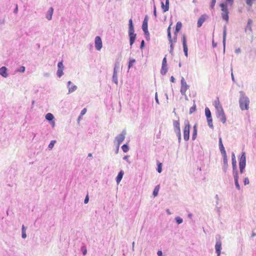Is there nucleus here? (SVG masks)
Instances as JSON below:
<instances>
[{"label": "nucleus", "instance_id": "nucleus-4", "mask_svg": "<svg viewBox=\"0 0 256 256\" xmlns=\"http://www.w3.org/2000/svg\"><path fill=\"white\" fill-rule=\"evenodd\" d=\"M246 165V157L244 152L242 153L239 159V168L240 174H243Z\"/></svg>", "mask_w": 256, "mask_h": 256}, {"label": "nucleus", "instance_id": "nucleus-11", "mask_svg": "<svg viewBox=\"0 0 256 256\" xmlns=\"http://www.w3.org/2000/svg\"><path fill=\"white\" fill-rule=\"evenodd\" d=\"M223 156V162L224 165L222 166V170L224 172H226L228 168V158L226 154L222 155Z\"/></svg>", "mask_w": 256, "mask_h": 256}, {"label": "nucleus", "instance_id": "nucleus-64", "mask_svg": "<svg viewBox=\"0 0 256 256\" xmlns=\"http://www.w3.org/2000/svg\"><path fill=\"white\" fill-rule=\"evenodd\" d=\"M177 40V34L176 35H174V38L172 39V43L173 42H176Z\"/></svg>", "mask_w": 256, "mask_h": 256}, {"label": "nucleus", "instance_id": "nucleus-35", "mask_svg": "<svg viewBox=\"0 0 256 256\" xmlns=\"http://www.w3.org/2000/svg\"><path fill=\"white\" fill-rule=\"evenodd\" d=\"M64 70V68H60V69L58 68L56 74L58 78H60L64 74V72H63Z\"/></svg>", "mask_w": 256, "mask_h": 256}, {"label": "nucleus", "instance_id": "nucleus-14", "mask_svg": "<svg viewBox=\"0 0 256 256\" xmlns=\"http://www.w3.org/2000/svg\"><path fill=\"white\" fill-rule=\"evenodd\" d=\"M206 18H208V16L206 14H203L200 16L197 23V26L198 28L202 26V24L204 22Z\"/></svg>", "mask_w": 256, "mask_h": 256}, {"label": "nucleus", "instance_id": "nucleus-23", "mask_svg": "<svg viewBox=\"0 0 256 256\" xmlns=\"http://www.w3.org/2000/svg\"><path fill=\"white\" fill-rule=\"evenodd\" d=\"M222 12H228L227 3H221L220 5Z\"/></svg>", "mask_w": 256, "mask_h": 256}, {"label": "nucleus", "instance_id": "nucleus-7", "mask_svg": "<svg viewBox=\"0 0 256 256\" xmlns=\"http://www.w3.org/2000/svg\"><path fill=\"white\" fill-rule=\"evenodd\" d=\"M180 93L183 96H186V93L190 86L187 84L184 78L182 77L180 80Z\"/></svg>", "mask_w": 256, "mask_h": 256}, {"label": "nucleus", "instance_id": "nucleus-10", "mask_svg": "<svg viewBox=\"0 0 256 256\" xmlns=\"http://www.w3.org/2000/svg\"><path fill=\"white\" fill-rule=\"evenodd\" d=\"M182 42L184 48V52L186 57L188 56V48L186 44V38L185 35H183L182 37Z\"/></svg>", "mask_w": 256, "mask_h": 256}, {"label": "nucleus", "instance_id": "nucleus-22", "mask_svg": "<svg viewBox=\"0 0 256 256\" xmlns=\"http://www.w3.org/2000/svg\"><path fill=\"white\" fill-rule=\"evenodd\" d=\"M182 27V24L180 22H177L176 26V29L174 34L176 35L178 32H180Z\"/></svg>", "mask_w": 256, "mask_h": 256}, {"label": "nucleus", "instance_id": "nucleus-49", "mask_svg": "<svg viewBox=\"0 0 256 256\" xmlns=\"http://www.w3.org/2000/svg\"><path fill=\"white\" fill-rule=\"evenodd\" d=\"M168 39L169 42H172L173 40L172 38L171 33L168 34Z\"/></svg>", "mask_w": 256, "mask_h": 256}, {"label": "nucleus", "instance_id": "nucleus-39", "mask_svg": "<svg viewBox=\"0 0 256 256\" xmlns=\"http://www.w3.org/2000/svg\"><path fill=\"white\" fill-rule=\"evenodd\" d=\"M196 110V105L195 104H194L192 106L190 109V111H189V113L190 114H192V113H193L194 112H195Z\"/></svg>", "mask_w": 256, "mask_h": 256}, {"label": "nucleus", "instance_id": "nucleus-20", "mask_svg": "<svg viewBox=\"0 0 256 256\" xmlns=\"http://www.w3.org/2000/svg\"><path fill=\"white\" fill-rule=\"evenodd\" d=\"M232 174H238V171L237 170L236 166V160H232Z\"/></svg>", "mask_w": 256, "mask_h": 256}, {"label": "nucleus", "instance_id": "nucleus-60", "mask_svg": "<svg viewBox=\"0 0 256 256\" xmlns=\"http://www.w3.org/2000/svg\"><path fill=\"white\" fill-rule=\"evenodd\" d=\"M174 132L176 133V134H178V133H180V128H175V129H174Z\"/></svg>", "mask_w": 256, "mask_h": 256}, {"label": "nucleus", "instance_id": "nucleus-57", "mask_svg": "<svg viewBox=\"0 0 256 256\" xmlns=\"http://www.w3.org/2000/svg\"><path fill=\"white\" fill-rule=\"evenodd\" d=\"M154 16L155 18H156L157 15H156V7L155 6H154Z\"/></svg>", "mask_w": 256, "mask_h": 256}, {"label": "nucleus", "instance_id": "nucleus-21", "mask_svg": "<svg viewBox=\"0 0 256 256\" xmlns=\"http://www.w3.org/2000/svg\"><path fill=\"white\" fill-rule=\"evenodd\" d=\"M124 174V172L122 170H120L119 172L118 176L116 177V182L118 184L121 181Z\"/></svg>", "mask_w": 256, "mask_h": 256}, {"label": "nucleus", "instance_id": "nucleus-16", "mask_svg": "<svg viewBox=\"0 0 256 256\" xmlns=\"http://www.w3.org/2000/svg\"><path fill=\"white\" fill-rule=\"evenodd\" d=\"M218 142H219L220 150V151L221 152V154H222V155L226 154V152L224 148V145L222 144V139L221 137L219 138Z\"/></svg>", "mask_w": 256, "mask_h": 256}, {"label": "nucleus", "instance_id": "nucleus-45", "mask_svg": "<svg viewBox=\"0 0 256 256\" xmlns=\"http://www.w3.org/2000/svg\"><path fill=\"white\" fill-rule=\"evenodd\" d=\"M169 0H165V9L166 10H168V11L169 10Z\"/></svg>", "mask_w": 256, "mask_h": 256}, {"label": "nucleus", "instance_id": "nucleus-12", "mask_svg": "<svg viewBox=\"0 0 256 256\" xmlns=\"http://www.w3.org/2000/svg\"><path fill=\"white\" fill-rule=\"evenodd\" d=\"M226 26H224L223 28V38H222V44L224 47V52H225L226 48Z\"/></svg>", "mask_w": 256, "mask_h": 256}, {"label": "nucleus", "instance_id": "nucleus-47", "mask_svg": "<svg viewBox=\"0 0 256 256\" xmlns=\"http://www.w3.org/2000/svg\"><path fill=\"white\" fill-rule=\"evenodd\" d=\"M145 36H146V40H150V33L148 32H148L146 33H144Z\"/></svg>", "mask_w": 256, "mask_h": 256}, {"label": "nucleus", "instance_id": "nucleus-43", "mask_svg": "<svg viewBox=\"0 0 256 256\" xmlns=\"http://www.w3.org/2000/svg\"><path fill=\"white\" fill-rule=\"evenodd\" d=\"M81 250L82 252L83 255H86V254L87 250H86V246H82Z\"/></svg>", "mask_w": 256, "mask_h": 256}, {"label": "nucleus", "instance_id": "nucleus-6", "mask_svg": "<svg viewBox=\"0 0 256 256\" xmlns=\"http://www.w3.org/2000/svg\"><path fill=\"white\" fill-rule=\"evenodd\" d=\"M184 140L188 141L190 138V125L188 121L186 120L184 122Z\"/></svg>", "mask_w": 256, "mask_h": 256}, {"label": "nucleus", "instance_id": "nucleus-61", "mask_svg": "<svg viewBox=\"0 0 256 256\" xmlns=\"http://www.w3.org/2000/svg\"><path fill=\"white\" fill-rule=\"evenodd\" d=\"M157 254L158 256H164L162 254V252L161 250H158Z\"/></svg>", "mask_w": 256, "mask_h": 256}, {"label": "nucleus", "instance_id": "nucleus-55", "mask_svg": "<svg viewBox=\"0 0 256 256\" xmlns=\"http://www.w3.org/2000/svg\"><path fill=\"white\" fill-rule=\"evenodd\" d=\"M128 158L129 156H126L123 158V159L125 160H126L127 162H128L129 164H130V162L128 160Z\"/></svg>", "mask_w": 256, "mask_h": 256}, {"label": "nucleus", "instance_id": "nucleus-33", "mask_svg": "<svg viewBox=\"0 0 256 256\" xmlns=\"http://www.w3.org/2000/svg\"><path fill=\"white\" fill-rule=\"evenodd\" d=\"M112 82L116 84L118 83V75L117 74L116 72L113 73Z\"/></svg>", "mask_w": 256, "mask_h": 256}, {"label": "nucleus", "instance_id": "nucleus-28", "mask_svg": "<svg viewBox=\"0 0 256 256\" xmlns=\"http://www.w3.org/2000/svg\"><path fill=\"white\" fill-rule=\"evenodd\" d=\"M168 72L167 65L162 66L160 73L162 75H165Z\"/></svg>", "mask_w": 256, "mask_h": 256}, {"label": "nucleus", "instance_id": "nucleus-41", "mask_svg": "<svg viewBox=\"0 0 256 256\" xmlns=\"http://www.w3.org/2000/svg\"><path fill=\"white\" fill-rule=\"evenodd\" d=\"M56 142V140H52L50 144H48V148L50 149H52L53 147L54 146V144Z\"/></svg>", "mask_w": 256, "mask_h": 256}, {"label": "nucleus", "instance_id": "nucleus-5", "mask_svg": "<svg viewBox=\"0 0 256 256\" xmlns=\"http://www.w3.org/2000/svg\"><path fill=\"white\" fill-rule=\"evenodd\" d=\"M220 235H216V244L215 245L216 252L217 254V256H220L221 254L222 250V242L220 240Z\"/></svg>", "mask_w": 256, "mask_h": 256}, {"label": "nucleus", "instance_id": "nucleus-1", "mask_svg": "<svg viewBox=\"0 0 256 256\" xmlns=\"http://www.w3.org/2000/svg\"><path fill=\"white\" fill-rule=\"evenodd\" d=\"M240 108L242 110H248L250 100L249 98L246 96L245 92L242 90L240 92L239 98Z\"/></svg>", "mask_w": 256, "mask_h": 256}, {"label": "nucleus", "instance_id": "nucleus-52", "mask_svg": "<svg viewBox=\"0 0 256 256\" xmlns=\"http://www.w3.org/2000/svg\"><path fill=\"white\" fill-rule=\"evenodd\" d=\"M86 112V108H83L81 112H80V116H82L83 115H84Z\"/></svg>", "mask_w": 256, "mask_h": 256}, {"label": "nucleus", "instance_id": "nucleus-38", "mask_svg": "<svg viewBox=\"0 0 256 256\" xmlns=\"http://www.w3.org/2000/svg\"><path fill=\"white\" fill-rule=\"evenodd\" d=\"M175 220L178 224H180L183 222V220L180 216H176L175 218Z\"/></svg>", "mask_w": 256, "mask_h": 256}, {"label": "nucleus", "instance_id": "nucleus-26", "mask_svg": "<svg viewBox=\"0 0 256 256\" xmlns=\"http://www.w3.org/2000/svg\"><path fill=\"white\" fill-rule=\"evenodd\" d=\"M136 61L135 59H134L133 58H130L128 64V70L133 66L134 64L136 63Z\"/></svg>", "mask_w": 256, "mask_h": 256}, {"label": "nucleus", "instance_id": "nucleus-25", "mask_svg": "<svg viewBox=\"0 0 256 256\" xmlns=\"http://www.w3.org/2000/svg\"><path fill=\"white\" fill-rule=\"evenodd\" d=\"M197 136V126L195 124L193 128V132L192 134V140H194Z\"/></svg>", "mask_w": 256, "mask_h": 256}, {"label": "nucleus", "instance_id": "nucleus-63", "mask_svg": "<svg viewBox=\"0 0 256 256\" xmlns=\"http://www.w3.org/2000/svg\"><path fill=\"white\" fill-rule=\"evenodd\" d=\"M18 12V5L16 4V8H14V14H17Z\"/></svg>", "mask_w": 256, "mask_h": 256}, {"label": "nucleus", "instance_id": "nucleus-62", "mask_svg": "<svg viewBox=\"0 0 256 256\" xmlns=\"http://www.w3.org/2000/svg\"><path fill=\"white\" fill-rule=\"evenodd\" d=\"M216 212L218 213V214H220V208L218 206H216Z\"/></svg>", "mask_w": 256, "mask_h": 256}, {"label": "nucleus", "instance_id": "nucleus-58", "mask_svg": "<svg viewBox=\"0 0 256 256\" xmlns=\"http://www.w3.org/2000/svg\"><path fill=\"white\" fill-rule=\"evenodd\" d=\"M88 200H89V198H88V196H87L85 198H84V204H87L88 202Z\"/></svg>", "mask_w": 256, "mask_h": 256}, {"label": "nucleus", "instance_id": "nucleus-2", "mask_svg": "<svg viewBox=\"0 0 256 256\" xmlns=\"http://www.w3.org/2000/svg\"><path fill=\"white\" fill-rule=\"evenodd\" d=\"M215 108H216V115L218 118H219L220 121L224 124L226 122V117L224 114V110L222 108V106L220 104L218 100V102L215 101Z\"/></svg>", "mask_w": 256, "mask_h": 256}, {"label": "nucleus", "instance_id": "nucleus-3", "mask_svg": "<svg viewBox=\"0 0 256 256\" xmlns=\"http://www.w3.org/2000/svg\"><path fill=\"white\" fill-rule=\"evenodd\" d=\"M128 36L130 44L132 46L136 38V34L134 33V26L132 18L130 19L128 21Z\"/></svg>", "mask_w": 256, "mask_h": 256}, {"label": "nucleus", "instance_id": "nucleus-56", "mask_svg": "<svg viewBox=\"0 0 256 256\" xmlns=\"http://www.w3.org/2000/svg\"><path fill=\"white\" fill-rule=\"evenodd\" d=\"M155 100H156V102L157 104H159V100H158V99L157 92H156V94H155Z\"/></svg>", "mask_w": 256, "mask_h": 256}, {"label": "nucleus", "instance_id": "nucleus-51", "mask_svg": "<svg viewBox=\"0 0 256 256\" xmlns=\"http://www.w3.org/2000/svg\"><path fill=\"white\" fill-rule=\"evenodd\" d=\"M165 65H167V61H166V56H165L163 58L162 62V66H165Z\"/></svg>", "mask_w": 256, "mask_h": 256}, {"label": "nucleus", "instance_id": "nucleus-42", "mask_svg": "<svg viewBox=\"0 0 256 256\" xmlns=\"http://www.w3.org/2000/svg\"><path fill=\"white\" fill-rule=\"evenodd\" d=\"M157 171L159 173H160L162 172V163H159L158 164Z\"/></svg>", "mask_w": 256, "mask_h": 256}, {"label": "nucleus", "instance_id": "nucleus-40", "mask_svg": "<svg viewBox=\"0 0 256 256\" xmlns=\"http://www.w3.org/2000/svg\"><path fill=\"white\" fill-rule=\"evenodd\" d=\"M164 0H160V4H161V8L163 10V12H165L168 11V10H166L165 9V4H164Z\"/></svg>", "mask_w": 256, "mask_h": 256}, {"label": "nucleus", "instance_id": "nucleus-9", "mask_svg": "<svg viewBox=\"0 0 256 256\" xmlns=\"http://www.w3.org/2000/svg\"><path fill=\"white\" fill-rule=\"evenodd\" d=\"M94 45L96 49L100 50L102 46V40L100 36H96L94 40Z\"/></svg>", "mask_w": 256, "mask_h": 256}, {"label": "nucleus", "instance_id": "nucleus-19", "mask_svg": "<svg viewBox=\"0 0 256 256\" xmlns=\"http://www.w3.org/2000/svg\"><path fill=\"white\" fill-rule=\"evenodd\" d=\"M233 176L234 178V184H235L236 188L238 190H240V184L238 183V174H234Z\"/></svg>", "mask_w": 256, "mask_h": 256}, {"label": "nucleus", "instance_id": "nucleus-27", "mask_svg": "<svg viewBox=\"0 0 256 256\" xmlns=\"http://www.w3.org/2000/svg\"><path fill=\"white\" fill-rule=\"evenodd\" d=\"M45 118H46V119L48 122L52 121L54 118V116L53 114L51 113H48L46 115Z\"/></svg>", "mask_w": 256, "mask_h": 256}, {"label": "nucleus", "instance_id": "nucleus-59", "mask_svg": "<svg viewBox=\"0 0 256 256\" xmlns=\"http://www.w3.org/2000/svg\"><path fill=\"white\" fill-rule=\"evenodd\" d=\"M226 2L229 4L230 6L233 4L234 0H226Z\"/></svg>", "mask_w": 256, "mask_h": 256}, {"label": "nucleus", "instance_id": "nucleus-13", "mask_svg": "<svg viewBox=\"0 0 256 256\" xmlns=\"http://www.w3.org/2000/svg\"><path fill=\"white\" fill-rule=\"evenodd\" d=\"M148 17L147 16H146L144 18V20L143 23H142V29L144 32V33L148 32Z\"/></svg>", "mask_w": 256, "mask_h": 256}, {"label": "nucleus", "instance_id": "nucleus-24", "mask_svg": "<svg viewBox=\"0 0 256 256\" xmlns=\"http://www.w3.org/2000/svg\"><path fill=\"white\" fill-rule=\"evenodd\" d=\"M228 13V12H222V17L224 20L226 21V23L228 22L229 20Z\"/></svg>", "mask_w": 256, "mask_h": 256}, {"label": "nucleus", "instance_id": "nucleus-31", "mask_svg": "<svg viewBox=\"0 0 256 256\" xmlns=\"http://www.w3.org/2000/svg\"><path fill=\"white\" fill-rule=\"evenodd\" d=\"M120 62H116L114 64V72L118 73V72L120 68Z\"/></svg>", "mask_w": 256, "mask_h": 256}, {"label": "nucleus", "instance_id": "nucleus-36", "mask_svg": "<svg viewBox=\"0 0 256 256\" xmlns=\"http://www.w3.org/2000/svg\"><path fill=\"white\" fill-rule=\"evenodd\" d=\"M122 148L124 152H127L129 150V146L127 144H124Z\"/></svg>", "mask_w": 256, "mask_h": 256}, {"label": "nucleus", "instance_id": "nucleus-18", "mask_svg": "<svg viewBox=\"0 0 256 256\" xmlns=\"http://www.w3.org/2000/svg\"><path fill=\"white\" fill-rule=\"evenodd\" d=\"M7 70V68L6 66H2L0 68V75L4 78H7L8 76Z\"/></svg>", "mask_w": 256, "mask_h": 256}, {"label": "nucleus", "instance_id": "nucleus-8", "mask_svg": "<svg viewBox=\"0 0 256 256\" xmlns=\"http://www.w3.org/2000/svg\"><path fill=\"white\" fill-rule=\"evenodd\" d=\"M126 135V132L123 130L121 134L118 135L116 138L115 140L117 142V145L120 146L121 143L124 140Z\"/></svg>", "mask_w": 256, "mask_h": 256}, {"label": "nucleus", "instance_id": "nucleus-44", "mask_svg": "<svg viewBox=\"0 0 256 256\" xmlns=\"http://www.w3.org/2000/svg\"><path fill=\"white\" fill-rule=\"evenodd\" d=\"M58 68H64V66L63 64V62H62V60L61 62H58Z\"/></svg>", "mask_w": 256, "mask_h": 256}, {"label": "nucleus", "instance_id": "nucleus-34", "mask_svg": "<svg viewBox=\"0 0 256 256\" xmlns=\"http://www.w3.org/2000/svg\"><path fill=\"white\" fill-rule=\"evenodd\" d=\"M173 125L174 127V129L180 128V124L179 122V120H173Z\"/></svg>", "mask_w": 256, "mask_h": 256}, {"label": "nucleus", "instance_id": "nucleus-15", "mask_svg": "<svg viewBox=\"0 0 256 256\" xmlns=\"http://www.w3.org/2000/svg\"><path fill=\"white\" fill-rule=\"evenodd\" d=\"M252 19H250L249 18L248 20V22H247V24H246V26L245 28V32H248V31L250 32H252Z\"/></svg>", "mask_w": 256, "mask_h": 256}, {"label": "nucleus", "instance_id": "nucleus-17", "mask_svg": "<svg viewBox=\"0 0 256 256\" xmlns=\"http://www.w3.org/2000/svg\"><path fill=\"white\" fill-rule=\"evenodd\" d=\"M54 13V8L52 7H50L48 10L46 15V18L48 20H50L52 19V14Z\"/></svg>", "mask_w": 256, "mask_h": 256}, {"label": "nucleus", "instance_id": "nucleus-54", "mask_svg": "<svg viewBox=\"0 0 256 256\" xmlns=\"http://www.w3.org/2000/svg\"><path fill=\"white\" fill-rule=\"evenodd\" d=\"M22 238H26V232H22Z\"/></svg>", "mask_w": 256, "mask_h": 256}, {"label": "nucleus", "instance_id": "nucleus-48", "mask_svg": "<svg viewBox=\"0 0 256 256\" xmlns=\"http://www.w3.org/2000/svg\"><path fill=\"white\" fill-rule=\"evenodd\" d=\"M18 70L20 72H24L25 71V67L24 66H22L19 68V69Z\"/></svg>", "mask_w": 256, "mask_h": 256}, {"label": "nucleus", "instance_id": "nucleus-32", "mask_svg": "<svg viewBox=\"0 0 256 256\" xmlns=\"http://www.w3.org/2000/svg\"><path fill=\"white\" fill-rule=\"evenodd\" d=\"M207 119V122H208V126H209L210 128H214V126H213V124H212V117H210V118H206Z\"/></svg>", "mask_w": 256, "mask_h": 256}, {"label": "nucleus", "instance_id": "nucleus-46", "mask_svg": "<svg viewBox=\"0 0 256 256\" xmlns=\"http://www.w3.org/2000/svg\"><path fill=\"white\" fill-rule=\"evenodd\" d=\"M216 0H212V2H210V8L211 9H214V6L216 4Z\"/></svg>", "mask_w": 256, "mask_h": 256}, {"label": "nucleus", "instance_id": "nucleus-37", "mask_svg": "<svg viewBox=\"0 0 256 256\" xmlns=\"http://www.w3.org/2000/svg\"><path fill=\"white\" fill-rule=\"evenodd\" d=\"M158 190H159V186H157L155 187L154 191H153V195L154 196H156L158 194Z\"/></svg>", "mask_w": 256, "mask_h": 256}, {"label": "nucleus", "instance_id": "nucleus-30", "mask_svg": "<svg viewBox=\"0 0 256 256\" xmlns=\"http://www.w3.org/2000/svg\"><path fill=\"white\" fill-rule=\"evenodd\" d=\"M205 114L206 118H210V117H212L211 112L210 109L207 107L205 108Z\"/></svg>", "mask_w": 256, "mask_h": 256}, {"label": "nucleus", "instance_id": "nucleus-50", "mask_svg": "<svg viewBox=\"0 0 256 256\" xmlns=\"http://www.w3.org/2000/svg\"><path fill=\"white\" fill-rule=\"evenodd\" d=\"M244 185H246V184H249L250 182H249V180H248V178H244Z\"/></svg>", "mask_w": 256, "mask_h": 256}, {"label": "nucleus", "instance_id": "nucleus-29", "mask_svg": "<svg viewBox=\"0 0 256 256\" xmlns=\"http://www.w3.org/2000/svg\"><path fill=\"white\" fill-rule=\"evenodd\" d=\"M77 86L76 85H72V86H70L69 88H68V94H70L74 91H76L77 89Z\"/></svg>", "mask_w": 256, "mask_h": 256}, {"label": "nucleus", "instance_id": "nucleus-53", "mask_svg": "<svg viewBox=\"0 0 256 256\" xmlns=\"http://www.w3.org/2000/svg\"><path fill=\"white\" fill-rule=\"evenodd\" d=\"M145 46V42H144V40H142V42H141V43H140V49H142L144 46Z\"/></svg>", "mask_w": 256, "mask_h": 256}]
</instances>
